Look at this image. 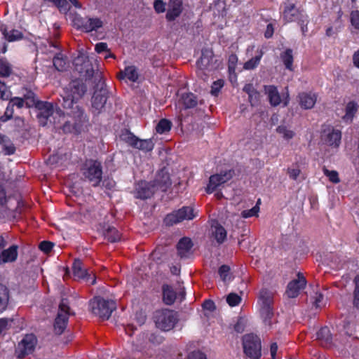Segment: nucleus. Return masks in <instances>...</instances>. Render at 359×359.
Returning <instances> with one entry per match:
<instances>
[{
	"mask_svg": "<svg viewBox=\"0 0 359 359\" xmlns=\"http://www.w3.org/2000/svg\"><path fill=\"white\" fill-rule=\"evenodd\" d=\"M171 184L168 173L161 171L158 173L154 183H149L144 181L140 182L135 187V196L139 198L145 199L151 197L154 193L160 189L162 191H166Z\"/></svg>",
	"mask_w": 359,
	"mask_h": 359,
	"instance_id": "nucleus-1",
	"label": "nucleus"
},
{
	"mask_svg": "<svg viewBox=\"0 0 359 359\" xmlns=\"http://www.w3.org/2000/svg\"><path fill=\"white\" fill-rule=\"evenodd\" d=\"M86 90V86L81 81H72L67 88L64 89L62 95L65 109H72L74 103L81 98Z\"/></svg>",
	"mask_w": 359,
	"mask_h": 359,
	"instance_id": "nucleus-2",
	"label": "nucleus"
},
{
	"mask_svg": "<svg viewBox=\"0 0 359 359\" xmlns=\"http://www.w3.org/2000/svg\"><path fill=\"white\" fill-rule=\"evenodd\" d=\"M81 173L93 186H98L102 179L101 163L95 160L86 161L81 168Z\"/></svg>",
	"mask_w": 359,
	"mask_h": 359,
	"instance_id": "nucleus-3",
	"label": "nucleus"
},
{
	"mask_svg": "<svg viewBox=\"0 0 359 359\" xmlns=\"http://www.w3.org/2000/svg\"><path fill=\"white\" fill-rule=\"evenodd\" d=\"M321 143L332 149L337 150L341 141V132L330 125H325L320 133Z\"/></svg>",
	"mask_w": 359,
	"mask_h": 359,
	"instance_id": "nucleus-4",
	"label": "nucleus"
},
{
	"mask_svg": "<svg viewBox=\"0 0 359 359\" xmlns=\"http://www.w3.org/2000/svg\"><path fill=\"white\" fill-rule=\"evenodd\" d=\"M245 355L250 359H259L262 355L261 340L254 334H245L242 339Z\"/></svg>",
	"mask_w": 359,
	"mask_h": 359,
	"instance_id": "nucleus-5",
	"label": "nucleus"
},
{
	"mask_svg": "<svg viewBox=\"0 0 359 359\" xmlns=\"http://www.w3.org/2000/svg\"><path fill=\"white\" fill-rule=\"evenodd\" d=\"M154 318L156 326L163 331L172 330L178 320L177 313L168 309L156 311Z\"/></svg>",
	"mask_w": 359,
	"mask_h": 359,
	"instance_id": "nucleus-6",
	"label": "nucleus"
},
{
	"mask_svg": "<svg viewBox=\"0 0 359 359\" xmlns=\"http://www.w3.org/2000/svg\"><path fill=\"white\" fill-rule=\"evenodd\" d=\"M90 306L93 313L102 320L108 319L116 309L114 301L105 300L101 297H95L91 300Z\"/></svg>",
	"mask_w": 359,
	"mask_h": 359,
	"instance_id": "nucleus-7",
	"label": "nucleus"
},
{
	"mask_svg": "<svg viewBox=\"0 0 359 359\" xmlns=\"http://www.w3.org/2000/svg\"><path fill=\"white\" fill-rule=\"evenodd\" d=\"M197 215L198 211L193 207L184 206L167 215L164 219V222L167 226H172L184 220H191Z\"/></svg>",
	"mask_w": 359,
	"mask_h": 359,
	"instance_id": "nucleus-8",
	"label": "nucleus"
},
{
	"mask_svg": "<svg viewBox=\"0 0 359 359\" xmlns=\"http://www.w3.org/2000/svg\"><path fill=\"white\" fill-rule=\"evenodd\" d=\"M273 302V294L266 290H262L259 296V304L261 306L260 312L264 321L271 319L273 313L272 304Z\"/></svg>",
	"mask_w": 359,
	"mask_h": 359,
	"instance_id": "nucleus-9",
	"label": "nucleus"
},
{
	"mask_svg": "<svg viewBox=\"0 0 359 359\" xmlns=\"http://www.w3.org/2000/svg\"><path fill=\"white\" fill-rule=\"evenodd\" d=\"M72 21L74 27L86 32L95 31L103 25L102 21L97 18H83L81 16L76 15Z\"/></svg>",
	"mask_w": 359,
	"mask_h": 359,
	"instance_id": "nucleus-10",
	"label": "nucleus"
},
{
	"mask_svg": "<svg viewBox=\"0 0 359 359\" xmlns=\"http://www.w3.org/2000/svg\"><path fill=\"white\" fill-rule=\"evenodd\" d=\"M69 316V307L66 299H62L59 306V311L54 323L55 333L60 334L66 328Z\"/></svg>",
	"mask_w": 359,
	"mask_h": 359,
	"instance_id": "nucleus-11",
	"label": "nucleus"
},
{
	"mask_svg": "<svg viewBox=\"0 0 359 359\" xmlns=\"http://www.w3.org/2000/svg\"><path fill=\"white\" fill-rule=\"evenodd\" d=\"M233 172L229 170L211 175L209 178L207 187L205 188L206 192L211 194L215 191L219 187L229 181L233 177Z\"/></svg>",
	"mask_w": 359,
	"mask_h": 359,
	"instance_id": "nucleus-12",
	"label": "nucleus"
},
{
	"mask_svg": "<svg viewBox=\"0 0 359 359\" xmlns=\"http://www.w3.org/2000/svg\"><path fill=\"white\" fill-rule=\"evenodd\" d=\"M264 93L267 95L269 101L272 106H278L283 103L284 106H287L290 101L288 92L280 95L277 88L274 86H265Z\"/></svg>",
	"mask_w": 359,
	"mask_h": 359,
	"instance_id": "nucleus-13",
	"label": "nucleus"
},
{
	"mask_svg": "<svg viewBox=\"0 0 359 359\" xmlns=\"http://www.w3.org/2000/svg\"><path fill=\"white\" fill-rule=\"evenodd\" d=\"M246 54L252 57L244 63L243 69L252 70L259 65L264 51L262 48H256L255 45H250L246 49Z\"/></svg>",
	"mask_w": 359,
	"mask_h": 359,
	"instance_id": "nucleus-14",
	"label": "nucleus"
},
{
	"mask_svg": "<svg viewBox=\"0 0 359 359\" xmlns=\"http://www.w3.org/2000/svg\"><path fill=\"white\" fill-rule=\"evenodd\" d=\"M282 18L285 22L296 21L304 17L302 13L296 7L295 3L287 0L283 4Z\"/></svg>",
	"mask_w": 359,
	"mask_h": 359,
	"instance_id": "nucleus-15",
	"label": "nucleus"
},
{
	"mask_svg": "<svg viewBox=\"0 0 359 359\" xmlns=\"http://www.w3.org/2000/svg\"><path fill=\"white\" fill-rule=\"evenodd\" d=\"M72 271L74 278L75 280H84L87 283L93 285L95 283V276L91 277V271L89 273L88 270L83 266V263L79 259L74 260L72 266Z\"/></svg>",
	"mask_w": 359,
	"mask_h": 359,
	"instance_id": "nucleus-16",
	"label": "nucleus"
},
{
	"mask_svg": "<svg viewBox=\"0 0 359 359\" xmlns=\"http://www.w3.org/2000/svg\"><path fill=\"white\" fill-rule=\"evenodd\" d=\"M306 285V280L305 277L302 273H298L297 277L288 283L285 294L289 298H295L304 289Z\"/></svg>",
	"mask_w": 359,
	"mask_h": 359,
	"instance_id": "nucleus-17",
	"label": "nucleus"
},
{
	"mask_svg": "<svg viewBox=\"0 0 359 359\" xmlns=\"http://www.w3.org/2000/svg\"><path fill=\"white\" fill-rule=\"evenodd\" d=\"M37 339L36 337L32 334H27L19 342L17 348L18 352V357L22 358L25 355L32 353L36 345Z\"/></svg>",
	"mask_w": 359,
	"mask_h": 359,
	"instance_id": "nucleus-18",
	"label": "nucleus"
},
{
	"mask_svg": "<svg viewBox=\"0 0 359 359\" xmlns=\"http://www.w3.org/2000/svg\"><path fill=\"white\" fill-rule=\"evenodd\" d=\"M182 0H169L166 13V19L172 21L178 18L182 12Z\"/></svg>",
	"mask_w": 359,
	"mask_h": 359,
	"instance_id": "nucleus-19",
	"label": "nucleus"
},
{
	"mask_svg": "<svg viewBox=\"0 0 359 359\" xmlns=\"http://www.w3.org/2000/svg\"><path fill=\"white\" fill-rule=\"evenodd\" d=\"M298 99L302 108L310 109L314 107L317 101V95L311 92H303L299 94Z\"/></svg>",
	"mask_w": 359,
	"mask_h": 359,
	"instance_id": "nucleus-20",
	"label": "nucleus"
},
{
	"mask_svg": "<svg viewBox=\"0 0 359 359\" xmlns=\"http://www.w3.org/2000/svg\"><path fill=\"white\" fill-rule=\"evenodd\" d=\"M177 294L179 296H184V292L181 288H179L177 291L169 285H164L163 287V299L166 304H172L177 299Z\"/></svg>",
	"mask_w": 359,
	"mask_h": 359,
	"instance_id": "nucleus-21",
	"label": "nucleus"
},
{
	"mask_svg": "<svg viewBox=\"0 0 359 359\" xmlns=\"http://www.w3.org/2000/svg\"><path fill=\"white\" fill-rule=\"evenodd\" d=\"M18 257V246L12 245L6 250L2 251L0 254V265L13 262L17 259Z\"/></svg>",
	"mask_w": 359,
	"mask_h": 359,
	"instance_id": "nucleus-22",
	"label": "nucleus"
},
{
	"mask_svg": "<svg viewBox=\"0 0 359 359\" xmlns=\"http://www.w3.org/2000/svg\"><path fill=\"white\" fill-rule=\"evenodd\" d=\"M34 95L31 92L25 95L23 98L15 97L11 99L10 102L12 106H16L18 108H22L25 104L27 107H30L34 105Z\"/></svg>",
	"mask_w": 359,
	"mask_h": 359,
	"instance_id": "nucleus-23",
	"label": "nucleus"
},
{
	"mask_svg": "<svg viewBox=\"0 0 359 359\" xmlns=\"http://www.w3.org/2000/svg\"><path fill=\"white\" fill-rule=\"evenodd\" d=\"M211 233L212 236L214 237L218 243H222L226 238V231L225 229L217 222L212 224Z\"/></svg>",
	"mask_w": 359,
	"mask_h": 359,
	"instance_id": "nucleus-24",
	"label": "nucleus"
},
{
	"mask_svg": "<svg viewBox=\"0 0 359 359\" xmlns=\"http://www.w3.org/2000/svg\"><path fill=\"white\" fill-rule=\"evenodd\" d=\"M118 77L119 79H128L132 82H135L138 79L139 74L137 68L132 65L128 66L123 71H121L118 74Z\"/></svg>",
	"mask_w": 359,
	"mask_h": 359,
	"instance_id": "nucleus-25",
	"label": "nucleus"
},
{
	"mask_svg": "<svg viewBox=\"0 0 359 359\" xmlns=\"http://www.w3.org/2000/svg\"><path fill=\"white\" fill-rule=\"evenodd\" d=\"M358 109V105L355 102H348L345 107V114L342 116L343 121L348 123H351Z\"/></svg>",
	"mask_w": 359,
	"mask_h": 359,
	"instance_id": "nucleus-26",
	"label": "nucleus"
},
{
	"mask_svg": "<svg viewBox=\"0 0 359 359\" xmlns=\"http://www.w3.org/2000/svg\"><path fill=\"white\" fill-rule=\"evenodd\" d=\"M317 339L321 345L328 347L332 344V336L330 329L327 327H322L317 332Z\"/></svg>",
	"mask_w": 359,
	"mask_h": 359,
	"instance_id": "nucleus-27",
	"label": "nucleus"
},
{
	"mask_svg": "<svg viewBox=\"0 0 359 359\" xmlns=\"http://www.w3.org/2000/svg\"><path fill=\"white\" fill-rule=\"evenodd\" d=\"M193 244L190 238H183L177 244V252L180 257H186L189 254Z\"/></svg>",
	"mask_w": 359,
	"mask_h": 359,
	"instance_id": "nucleus-28",
	"label": "nucleus"
},
{
	"mask_svg": "<svg viewBox=\"0 0 359 359\" xmlns=\"http://www.w3.org/2000/svg\"><path fill=\"white\" fill-rule=\"evenodd\" d=\"M106 101L107 97L104 94H102L101 92L95 93L92 100L93 108L97 112H100L106 103Z\"/></svg>",
	"mask_w": 359,
	"mask_h": 359,
	"instance_id": "nucleus-29",
	"label": "nucleus"
},
{
	"mask_svg": "<svg viewBox=\"0 0 359 359\" xmlns=\"http://www.w3.org/2000/svg\"><path fill=\"white\" fill-rule=\"evenodd\" d=\"M180 103L182 104L184 108H192L196 105L197 100L194 94L186 93L182 95Z\"/></svg>",
	"mask_w": 359,
	"mask_h": 359,
	"instance_id": "nucleus-30",
	"label": "nucleus"
},
{
	"mask_svg": "<svg viewBox=\"0 0 359 359\" xmlns=\"http://www.w3.org/2000/svg\"><path fill=\"white\" fill-rule=\"evenodd\" d=\"M276 130L278 134L287 141L292 140L295 135V133L285 125H280Z\"/></svg>",
	"mask_w": 359,
	"mask_h": 359,
	"instance_id": "nucleus-31",
	"label": "nucleus"
},
{
	"mask_svg": "<svg viewBox=\"0 0 359 359\" xmlns=\"http://www.w3.org/2000/svg\"><path fill=\"white\" fill-rule=\"evenodd\" d=\"M8 299L9 296L7 287L0 284V313L3 312L6 309Z\"/></svg>",
	"mask_w": 359,
	"mask_h": 359,
	"instance_id": "nucleus-32",
	"label": "nucleus"
},
{
	"mask_svg": "<svg viewBox=\"0 0 359 359\" xmlns=\"http://www.w3.org/2000/svg\"><path fill=\"white\" fill-rule=\"evenodd\" d=\"M287 173L293 180H297L302 175V168L299 163H294L287 168Z\"/></svg>",
	"mask_w": 359,
	"mask_h": 359,
	"instance_id": "nucleus-33",
	"label": "nucleus"
},
{
	"mask_svg": "<svg viewBox=\"0 0 359 359\" xmlns=\"http://www.w3.org/2000/svg\"><path fill=\"white\" fill-rule=\"evenodd\" d=\"M120 139L133 148L136 146L138 140L136 136L128 130L123 131L120 135Z\"/></svg>",
	"mask_w": 359,
	"mask_h": 359,
	"instance_id": "nucleus-34",
	"label": "nucleus"
},
{
	"mask_svg": "<svg viewBox=\"0 0 359 359\" xmlns=\"http://www.w3.org/2000/svg\"><path fill=\"white\" fill-rule=\"evenodd\" d=\"M172 123L165 118L161 119L156 126V130L159 134H163L169 132L171 129Z\"/></svg>",
	"mask_w": 359,
	"mask_h": 359,
	"instance_id": "nucleus-35",
	"label": "nucleus"
},
{
	"mask_svg": "<svg viewBox=\"0 0 359 359\" xmlns=\"http://www.w3.org/2000/svg\"><path fill=\"white\" fill-rule=\"evenodd\" d=\"M154 146L151 140H140L138 138L135 148L144 151H150L154 149Z\"/></svg>",
	"mask_w": 359,
	"mask_h": 359,
	"instance_id": "nucleus-36",
	"label": "nucleus"
},
{
	"mask_svg": "<svg viewBox=\"0 0 359 359\" xmlns=\"http://www.w3.org/2000/svg\"><path fill=\"white\" fill-rule=\"evenodd\" d=\"M280 57L285 67L289 70H292L293 56L292 50H286L281 54Z\"/></svg>",
	"mask_w": 359,
	"mask_h": 359,
	"instance_id": "nucleus-37",
	"label": "nucleus"
},
{
	"mask_svg": "<svg viewBox=\"0 0 359 359\" xmlns=\"http://www.w3.org/2000/svg\"><path fill=\"white\" fill-rule=\"evenodd\" d=\"M2 32L8 41H17L22 38L21 32L18 30L12 29L9 32H6V29H2Z\"/></svg>",
	"mask_w": 359,
	"mask_h": 359,
	"instance_id": "nucleus-38",
	"label": "nucleus"
},
{
	"mask_svg": "<svg viewBox=\"0 0 359 359\" xmlns=\"http://www.w3.org/2000/svg\"><path fill=\"white\" fill-rule=\"evenodd\" d=\"M12 68L10 64L3 60H0V76L7 77L11 75Z\"/></svg>",
	"mask_w": 359,
	"mask_h": 359,
	"instance_id": "nucleus-39",
	"label": "nucleus"
},
{
	"mask_svg": "<svg viewBox=\"0 0 359 359\" xmlns=\"http://www.w3.org/2000/svg\"><path fill=\"white\" fill-rule=\"evenodd\" d=\"M39 108L41 110L39 114L41 116L48 118L53 114V105L50 103H43L41 104V106L39 107Z\"/></svg>",
	"mask_w": 359,
	"mask_h": 359,
	"instance_id": "nucleus-40",
	"label": "nucleus"
},
{
	"mask_svg": "<svg viewBox=\"0 0 359 359\" xmlns=\"http://www.w3.org/2000/svg\"><path fill=\"white\" fill-rule=\"evenodd\" d=\"M323 171L331 182L337 184L340 182L339 174L336 170H329L327 168H323Z\"/></svg>",
	"mask_w": 359,
	"mask_h": 359,
	"instance_id": "nucleus-41",
	"label": "nucleus"
},
{
	"mask_svg": "<svg viewBox=\"0 0 359 359\" xmlns=\"http://www.w3.org/2000/svg\"><path fill=\"white\" fill-rule=\"evenodd\" d=\"M323 294L318 290L315 292L313 297H312V303L316 308H321L325 305Z\"/></svg>",
	"mask_w": 359,
	"mask_h": 359,
	"instance_id": "nucleus-42",
	"label": "nucleus"
},
{
	"mask_svg": "<svg viewBox=\"0 0 359 359\" xmlns=\"http://www.w3.org/2000/svg\"><path fill=\"white\" fill-rule=\"evenodd\" d=\"M105 236L111 242H116L120 240V233L115 228H109Z\"/></svg>",
	"mask_w": 359,
	"mask_h": 359,
	"instance_id": "nucleus-43",
	"label": "nucleus"
},
{
	"mask_svg": "<svg viewBox=\"0 0 359 359\" xmlns=\"http://www.w3.org/2000/svg\"><path fill=\"white\" fill-rule=\"evenodd\" d=\"M220 278L224 282L231 280L230 268L226 265L222 266L219 269Z\"/></svg>",
	"mask_w": 359,
	"mask_h": 359,
	"instance_id": "nucleus-44",
	"label": "nucleus"
},
{
	"mask_svg": "<svg viewBox=\"0 0 359 359\" xmlns=\"http://www.w3.org/2000/svg\"><path fill=\"white\" fill-rule=\"evenodd\" d=\"M243 90L246 92L249 95V100L250 103H253L252 98L253 96L255 95V98L257 100L259 97V94L257 91L255 90L252 84H246Z\"/></svg>",
	"mask_w": 359,
	"mask_h": 359,
	"instance_id": "nucleus-45",
	"label": "nucleus"
},
{
	"mask_svg": "<svg viewBox=\"0 0 359 359\" xmlns=\"http://www.w3.org/2000/svg\"><path fill=\"white\" fill-rule=\"evenodd\" d=\"M226 302L231 306H236L241 302V297L236 293H230L226 297Z\"/></svg>",
	"mask_w": 359,
	"mask_h": 359,
	"instance_id": "nucleus-46",
	"label": "nucleus"
},
{
	"mask_svg": "<svg viewBox=\"0 0 359 359\" xmlns=\"http://www.w3.org/2000/svg\"><path fill=\"white\" fill-rule=\"evenodd\" d=\"M197 65L201 69H207L210 66V60L208 54L203 53L200 60L197 62Z\"/></svg>",
	"mask_w": 359,
	"mask_h": 359,
	"instance_id": "nucleus-47",
	"label": "nucleus"
},
{
	"mask_svg": "<svg viewBox=\"0 0 359 359\" xmlns=\"http://www.w3.org/2000/svg\"><path fill=\"white\" fill-rule=\"evenodd\" d=\"M224 81L222 79H218L215 81L211 87V94L214 96H217L222 88L224 86Z\"/></svg>",
	"mask_w": 359,
	"mask_h": 359,
	"instance_id": "nucleus-48",
	"label": "nucleus"
},
{
	"mask_svg": "<svg viewBox=\"0 0 359 359\" xmlns=\"http://www.w3.org/2000/svg\"><path fill=\"white\" fill-rule=\"evenodd\" d=\"M259 211V208L258 204L254 206L252 208L247 210H243L241 212V215L243 218H249L253 216H257L258 212Z\"/></svg>",
	"mask_w": 359,
	"mask_h": 359,
	"instance_id": "nucleus-49",
	"label": "nucleus"
},
{
	"mask_svg": "<svg viewBox=\"0 0 359 359\" xmlns=\"http://www.w3.org/2000/svg\"><path fill=\"white\" fill-rule=\"evenodd\" d=\"M355 291L353 304L355 307L359 309V275L356 276L355 279Z\"/></svg>",
	"mask_w": 359,
	"mask_h": 359,
	"instance_id": "nucleus-50",
	"label": "nucleus"
},
{
	"mask_svg": "<svg viewBox=\"0 0 359 359\" xmlns=\"http://www.w3.org/2000/svg\"><path fill=\"white\" fill-rule=\"evenodd\" d=\"M11 97V93L4 82L0 81V98L2 100H8Z\"/></svg>",
	"mask_w": 359,
	"mask_h": 359,
	"instance_id": "nucleus-51",
	"label": "nucleus"
},
{
	"mask_svg": "<svg viewBox=\"0 0 359 359\" xmlns=\"http://www.w3.org/2000/svg\"><path fill=\"white\" fill-rule=\"evenodd\" d=\"M351 22L355 29L359 30V12L358 11L351 12Z\"/></svg>",
	"mask_w": 359,
	"mask_h": 359,
	"instance_id": "nucleus-52",
	"label": "nucleus"
},
{
	"mask_svg": "<svg viewBox=\"0 0 359 359\" xmlns=\"http://www.w3.org/2000/svg\"><path fill=\"white\" fill-rule=\"evenodd\" d=\"M154 8L157 13H162L165 11V4L162 0H155Z\"/></svg>",
	"mask_w": 359,
	"mask_h": 359,
	"instance_id": "nucleus-53",
	"label": "nucleus"
},
{
	"mask_svg": "<svg viewBox=\"0 0 359 359\" xmlns=\"http://www.w3.org/2000/svg\"><path fill=\"white\" fill-rule=\"evenodd\" d=\"M53 247V244L49 241H43L39 245L40 250L46 253L50 252Z\"/></svg>",
	"mask_w": 359,
	"mask_h": 359,
	"instance_id": "nucleus-54",
	"label": "nucleus"
},
{
	"mask_svg": "<svg viewBox=\"0 0 359 359\" xmlns=\"http://www.w3.org/2000/svg\"><path fill=\"white\" fill-rule=\"evenodd\" d=\"M187 359H207L206 355L199 351H196L190 353Z\"/></svg>",
	"mask_w": 359,
	"mask_h": 359,
	"instance_id": "nucleus-55",
	"label": "nucleus"
},
{
	"mask_svg": "<svg viewBox=\"0 0 359 359\" xmlns=\"http://www.w3.org/2000/svg\"><path fill=\"white\" fill-rule=\"evenodd\" d=\"M280 353L278 354V346L276 343H272L270 346V355L271 359H278Z\"/></svg>",
	"mask_w": 359,
	"mask_h": 359,
	"instance_id": "nucleus-56",
	"label": "nucleus"
},
{
	"mask_svg": "<svg viewBox=\"0 0 359 359\" xmlns=\"http://www.w3.org/2000/svg\"><path fill=\"white\" fill-rule=\"evenodd\" d=\"M274 32V25L273 23H269L266 26V29L264 32V36L266 39L271 38Z\"/></svg>",
	"mask_w": 359,
	"mask_h": 359,
	"instance_id": "nucleus-57",
	"label": "nucleus"
},
{
	"mask_svg": "<svg viewBox=\"0 0 359 359\" xmlns=\"http://www.w3.org/2000/svg\"><path fill=\"white\" fill-rule=\"evenodd\" d=\"M203 309L208 311H213L215 309V304L211 300H206L203 304Z\"/></svg>",
	"mask_w": 359,
	"mask_h": 359,
	"instance_id": "nucleus-58",
	"label": "nucleus"
},
{
	"mask_svg": "<svg viewBox=\"0 0 359 359\" xmlns=\"http://www.w3.org/2000/svg\"><path fill=\"white\" fill-rule=\"evenodd\" d=\"M107 49V45L106 43H98L95 46V50L97 53H102Z\"/></svg>",
	"mask_w": 359,
	"mask_h": 359,
	"instance_id": "nucleus-59",
	"label": "nucleus"
},
{
	"mask_svg": "<svg viewBox=\"0 0 359 359\" xmlns=\"http://www.w3.org/2000/svg\"><path fill=\"white\" fill-rule=\"evenodd\" d=\"M62 60L58 56L54 57L53 65L58 70H62Z\"/></svg>",
	"mask_w": 359,
	"mask_h": 359,
	"instance_id": "nucleus-60",
	"label": "nucleus"
},
{
	"mask_svg": "<svg viewBox=\"0 0 359 359\" xmlns=\"http://www.w3.org/2000/svg\"><path fill=\"white\" fill-rule=\"evenodd\" d=\"M353 63L355 67L359 69V50H357L353 53Z\"/></svg>",
	"mask_w": 359,
	"mask_h": 359,
	"instance_id": "nucleus-61",
	"label": "nucleus"
},
{
	"mask_svg": "<svg viewBox=\"0 0 359 359\" xmlns=\"http://www.w3.org/2000/svg\"><path fill=\"white\" fill-rule=\"evenodd\" d=\"M6 154L8 155L12 154L15 152V147L13 144L5 147Z\"/></svg>",
	"mask_w": 359,
	"mask_h": 359,
	"instance_id": "nucleus-62",
	"label": "nucleus"
},
{
	"mask_svg": "<svg viewBox=\"0 0 359 359\" xmlns=\"http://www.w3.org/2000/svg\"><path fill=\"white\" fill-rule=\"evenodd\" d=\"M6 193L4 190L0 187V204H4L6 202Z\"/></svg>",
	"mask_w": 359,
	"mask_h": 359,
	"instance_id": "nucleus-63",
	"label": "nucleus"
},
{
	"mask_svg": "<svg viewBox=\"0 0 359 359\" xmlns=\"http://www.w3.org/2000/svg\"><path fill=\"white\" fill-rule=\"evenodd\" d=\"M7 325V321L5 319H0V333L4 330Z\"/></svg>",
	"mask_w": 359,
	"mask_h": 359,
	"instance_id": "nucleus-64",
	"label": "nucleus"
}]
</instances>
